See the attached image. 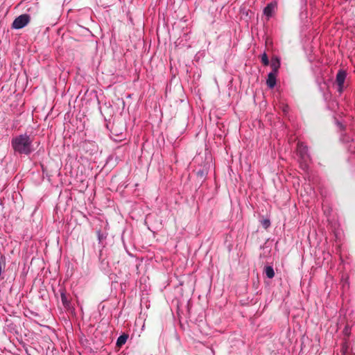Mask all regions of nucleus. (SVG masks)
Listing matches in <instances>:
<instances>
[{
	"label": "nucleus",
	"mask_w": 355,
	"mask_h": 355,
	"mask_svg": "<svg viewBox=\"0 0 355 355\" xmlns=\"http://www.w3.org/2000/svg\"><path fill=\"white\" fill-rule=\"evenodd\" d=\"M275 8V4L269 3L263 10V14L268 17H270L272 16V12H274Z\"/></svg>",
	"instance_id": "nucleus-8"
},
{
	"label": "nucleus",
	"mask_w": 355,
	"mask_h": 355,
	"mask_svg": "<svg viewBox=\"0 0 355 355\" xmlns=\"http://www.w3.org/2000/svg\"><path fill=\"white\" fill-rule=\"evenodd\" d=\"M127 339H128L127 335L123 334V335L120 336L116 340V345L119 347L122 346L123 345H124L125 343V342L127 341Z\"/></svg>",
	"instance_id": "nucleus-10"
},
{
	"label": "nucleus",
	"mask_w": 355,
	"mask_h": 355,
	"mask_svg": "<svg viewBox=\"0 0 355 355\" xmlns=\"http://www.w3.org/2000/svg\"><path fill=\"white\" fill-rule=\"evenodd\" d=\"M347 76L345 71L340 70L336 75V83L338 86V91L341 93L343 90L344 83Z\"/></svg>",
	"instance_id": "nucleus-4"
},
{
	"label": "nucleus",
	"mask_w": 355,
	"mask_h": 355,
	"mask_svg": "<svg viewBox=\"0 0 355 355\" xmlns=\"http://www.w3.org/2000/svg\"><path fill=\"white\" fill-rule=\"evenodd\" d=\"M31 21L30 15L23 14L15 18L12 24V28L14 29H21L26 26Z\"/></svg>",
	"instance_id": "nucleus-3"
},
{
	"label": "nucleus",
	"mask_w": 355,
	"mask_h": 355,
	"mask_svg": "<svg viewBox=\"0 0 355 355\" xmlns=\"http://www.w3.org/2000/svg\"><path fill=\"white\" fill-rule=\"evenodd\" d=\"M60 291L61 301H62L63 306H64V308L69 309L71 305V301L69 297V295H67L65 289H64V288L60 289Z\"/></svg>",
	"instance_id": "nucleus-5"
},
{
	"label": "nucleus",
	"mask_w": 355,
	"mask_h": 355,
	"mask_svg": "<svg viewBox=\"0 0 355 355\" xmlns=\"http://www.w3.org/2000/svg\"><path fill=\"white\" fill-rule=\"evenodd\" d=\"M297 155L302 168L306 170L311 158L306 146H304L302 142L297 143Z\"/></svg>",
	"instance_id": "nucleus-2"
},
{
	"label": "nucleus",
	"mask_w": 355,
	"mask_h": 355,
	"mask_svg": "<svg viewBox=\"0 0 355 355\" xmlns=\"http://www.w3.org/2000/svg\"><path fill=\"white\" fill-rule=\"evenodd\" d=\"M264 272L267 277L271 279L275 275V272L272 266H266L264 269Z\"/></svg>",
	"instance_id": "nucleus-9"
},
{
	"label": "nucleus",
	"mask_w": 355,
	"mask_h": 355,
	"mask_svg": "<svg viewBox=\"0 0 355 355\" xmlns=\"http://www.w3.org/2000/svg\"><path fill=\"white\" fill-rule=\"evenodd\" d=\"M97 234H98V237L99 241H101L102 237H103V236H102V234L101 233V230H100L98 231H97Z\"/></svg>",
	"instance_id": "nucleus-13"
},
{
	"label": "nucleus",
	"mask_w": 355,
	"mask_h": 355,
	"mask_svg": "<svg viewBox=\"0 0 355 355\" xmlns=\"http://www.w3.org/2000/svg\"><path fill=\"white\" fill-rule=\"evenodd\" d=\"M12 148L19 154L29 155L32 151V139L26 134L15 137L11 141Z\"/></svg>",
	"instance_id": "nucleus-1"
},
{
	"label": "nucleus",
	"mask_w": 355,
	"mask_h": 355,
	"mask_svg": "<svg viewBox=\"0 0 355 355\" xmlns=\"http://www.w3.org/2000/svg\"><path fill=\"white\" fill-rule=\"evenodd\" d=\"M276 76H277V74H275L274 73H268V78L266 80V84L269 88L272 89L275 86Z\"/></svg>",
	"instance_id": "nucleus-7"
},
{
	"label": "nucleus",
	"mask_w": 355,
	"mask_h": 355,
	"mask_svg": "<svg viewBox=\"0 0 355 355\" xmlns=\"http://www.w3.org/2000/svg\"><path fill=\"white\" fill-rule=\"evenodd\" d=\"M270 67L272 68V71L270 73L277 74L278 70L280 67V62L277 57L272 58L270 61Z\"/></svg>",
	"instance_id": "nucleus-6"
},
{
	"label": "nucleus",
	"mask_w": 355,
	"mask_h": 355,
	"mask_svg": "<svg viewBox=\"0 0 355 355\" xmlns=\"http://www.w3.org/2000/svg\"><path fill=\"white\" fill-rule=\"evenodd\" d=\"M261 62L262 64L264 65V66H268L270 63L269 62V60H268V55L266 53H264L262 55H261Z\"/></svg>",
	"instance_id": "nucleus-12"
},
{
	"label": "nucleus",
	"mask_w": 355,
	"mask_h": 355,
	"mask_svg": "<svg viewBox=\"0 0 355 355\" xmlns=\"http://www.w3.org/2000/svg\"><path fill=\"white\" fill-rule=\"evenodd\" d=\"M260 222H261V224L262 227H263L265 230H266V229H267L268 227H270V220H269V219H268V218H263V219H262Z\"/></svg>",
	"instance_id": "nucleus-11"
}]
</instances>
